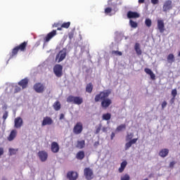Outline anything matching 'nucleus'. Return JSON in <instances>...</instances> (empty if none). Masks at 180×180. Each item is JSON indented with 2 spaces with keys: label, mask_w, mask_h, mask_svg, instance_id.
<instances>
[{
  "label": "nucleus",
  "mask_w": 180,
  "mask_h": 180,
  "mask_svg": "<svg viewBox=\"0 0 180 180\" xmlns=\"http://www.w3.org/2000/svg\"><path fill=\"white\" fill-rule=\"evenodd\" d=\"M138 140H139L138 138H135V139H131L129 141L133 145V144H136V143H137Z\"/></svg>",
  "instance_id": "43"
},
{
  "label": "nucleus",
  "mask_w": 180,
  "mask_h": 180,
  "mask_svg": "<svg viewBox=\"0 0 180 180\" xmlns=\"http://www.w3.org/2000/svg\"><path fill=\"white\" fill-rule=\"evenodd\" d=\"M168 154H169V150L167 148H163L159 152V155L160 157H162V158H165Z\"/></svg>",
  "instance_id": "20"
},
{
  "label": "nucleus",
  "mask_w": 180,
  "mask_h": 180,
  "mask_svg": "<svg viewBox=\"0 0 180 180\" xmlns=\"http://www.w3.org/2000/svg\"><path fill=\"white\" fill-rule=\"evenodd\" d=\"M98 146H99V141H96L94 143V147H98Z\"/></svg>",
  "instance_id": "54"
},
{
  "label": "nucleus",
  "mask_w": 180,
  "mask_h": 180,
  "mask_svg": "<svg viewBox=\"0 0 180 180\" xmlns=\"http://www.w3.org/2000/svg\"><path fill=\"white\" fill-rule=\"evenodd\" d=\"M126 167H127V161L124 160L122 162H121L120 167L118 169L120 174H122V172L124 171Z\"/></svg>",
  "instance_id": "25"
},
{
  "label": "nucleus",
  "mask_w": 180,
  "mask_h": 180,
  "mask_svg": "<svg viewBox=\"0 0 180 180\" xmlns=\"http://www.w3.org/2000/svg\"><path fill=\"white\" fill-rule=\"evenodd\" d=\"M26 47H27V41H24L20 45L15 46L12 49L11 53L10 55V58H13V57L18 56V53H19V51L25 53V51H26Z\"/></svg>",
  "instance_id": "2"
},
{
  "label": "nucleus",
  "mask_w": 180,
  "mask_h": 180,
  "mask_svg": "<svg viewBox=\"0 0 180 180\" xmlns=\"http://www.w3.org/2000/svg\"><path fill=\"white\" fill-rule=\"evenodd\" d=\"M134 134L133 133H129L127 134L126 141H129V140H131L133 139Z\"/></svg>",
  "instance_id": "34"
},
{
  "label": "nucleus",
  "mask_w": 180,
  "mask_h": 180,
  "mask_svg": "<svg viewBox=\"0 0 180 180\" xmlns=\"http://www.w3.org/2000/svg\"><path fill=\"white\" fill-rule=\"evenodd\" d=\"M144 71H145V72H146V74H148V75H150L153 72V71L150 70V69H149V68H145V69H144Z\"/></svg>",
  "instance_id": "41"
},
{
  "label": "nucleus",
  "mask_w": 180,
  "mask_h": 180,
  "mask_svg": "<svg viewBox=\"0 0 180 180\" xmlns=\"http://www.w3.org/2000/svg\"><path fill=\"white\" fill-rule=\"evenodd\" d=\"M84 175L86 180L94 179V171L89 167H86L84 169Z\"/></svg>",
  "instance_id": "5"
},
{
  "label": "nucleus",
  "mask_w": 180,
  "mask_h": 180,
  "mask_svg": "<svg viewBox=\"0 0 180 180\" xmlns=\"http://www.w3.org/2000/svg\"><path fill=\"white\" fill-rule=\"evenodd\" d=\"M101 130H102V124H100L98 127H96L95 134H99L101 132Z\"/></svg>",
  "instance_id": "35"
},
{
  "label": "nucleus",
  "mask_w": 180,
  "mask_h": 180,
  "mask_svg": "<svg viewBox=\"0 0 180 180\" xmlns=\"http://www.w3.org/2000/svg\"><path fill=\"white\" fill-rule=\"evenodd\" d=\"M167 101H163L162 103V109H165V108H167Z\"/></svg>",
  "instance_id": "45"
},
{
  "label": "nucleus",
  "mask_w": 180,
  "mask_h": 180,
  "mask_svg": "<svg viewBox=\"0 0 180 180\" xmlns=\"http://www.w3.org/2000/svg\"><path fill=\"white\" fill-rule=\"evenodd\" d=\"M115 132H112L111 136H110L111 140H113V139H115Z\"/></svg>",
  "instance_id": "51"
},
{
  "label": "nucleus",
  "mask_w": 180,
  "mask_h": 180,
  "mask_svg": "<svg viewBox=\"0 0 180 180\" xmlns=\"http://www.w3.org/2000/svg\"><path fill=\"white\" fill-rule=\"evenodd\" d=\"M111 117H112V115L109 112H107V113L103 115L102 120H110Z\"/></svg>",
  "instance_id": "28"
},
{
  "label": "nucleus",
  "mask_w": 180,
  "mask_h": 180,
  "mask_svg": "<svg viewBox=\"0 0 180 180\" xmlns=\"http://www.w3.org/2000/svg\"><path fill=\"white\" fill-rule=\"evenodd\" d=\"M94 89V85H92V83H89L86 84V92H88V94H91Z\"/></svg>",
  "instance_id": "27"
},
{
  "label": "nucleus",
  "mask_w": 180,
  "mask_h": 180,
  "mask_svg": "<svg viewBox=\"0 0 180 180\" xmlns=\"http://www.w3.org/2000/svg\"><path fill=\"white\" fill-rule=\"evenodd\" d=\"M66 101L69 103H74L75 105H82L84 103V98L81 96H69Z\"/></svg>",
  "instance_id": "3"
},
{
  "label": "nucleus",
  "mask_w": 180,
  "mask_h": 180,
  "mask_svg": "<svg viewBox=\"0 0 180 180\" xmlns=\"http://www.w3.org/2000/svg\"><path fill=\"white\" fill-rule=\"evenodd\" d=\"M9 155H15L18 151V149H14V148H9Z\"/></svg>",
  "instance_id": "29"
},
{
  "label": "nucleus",
  "mask_w": 180,
  "mask_h": 180,
  "mask_svg": "<svg viewBox=\"0 0 180 180\" xmlns=\"http://www.w3.org/2000/svg\"><path fill=\"white\" fill-rule=\"evenodd\" d=\"M4 155V148H0V157Z\"/></svg>",
  "instance_id": "50"
},
{
  "label": "nucleus",
  "mask_w": 180,
  "mask_h": 180,
  "mask_svg": "<svg viewBox=\"0 0 180 180\" xmlns=\"http://www.w3.org/2000/svg\"><path fill=\"white\" fill-rule=\"evenodd\" d=\"M102 130H103V131L104 132V133H106V131H107V130H108V128H106V127H103L102 128Z\"/></svg>",
  "instance_id": "53"
},
{
  "label": "nucleus",
  "mask_w": 180,
  "mask_h": 180,
  "mask_svg": "<svg viewBox=\"0 0 180 180\" xmlns=\"http://www.w3.org/2000/svg\"><path fill=\"white\" fill-rule=\"evenodd\" d=\"M146 2V0H139V4H144Z\"/></svg>",
  "instance_id": "55"
},
{
  "label": "nucleus",
  "mask_w": 180,
  "mask_h": 180,
  "mask_svg": "<svg viewBox=\"0 0 180 180\" xmlns=\"http://www.w3.org/2000/svg\"><path fill=\"white\" fill-rule=\"evenodd\" d=\"M124 129H126V124H122L116 128V131H122Z\"/></svg>",
  "instance_id": "30"
},
{
  "label": "nucleus",
  "mask_w": 180,
  "mask_h": 180,
  "mask_svg": "<svg viewBox=\"0 0 180 180\" xmlns=\"http://www.w3.org/2000/svg\"><path fill=\"white\" fill-rule=\"evenodd\" d=\"M179 146H180V142H179Z\"/></svg>",
  "instance_id": "59"
},
{
  "label": "nucleus",
  "mask_w": 180,
  "mask_h": 180,
  "mask_svg": "<svg viewBox=\"0 0 180 180\" xmlns=\"http://www.w3.org/2000/svg\"><path fill=\"white\" fill-rule=\"evenodd\" d=\"M64 117H65L64 114H60L59 119H60V120H63V119H64Z\"/></svg>",
  "instance_id": "52"
},
{
  "label": "nucleus",
  "mask_w": 180,
  "mask_h": 180,
  "mask_svg": "<svg viewBox=\"0 0 180 180\" xmlns=\"http://www.w3.org/2000/svg\"><path fill=\"white\" fill-rule=\"evenodd\" d=\"M171 9H172V1L171 0H167L163 5V12H167V11Z\"/></svg>",
  "instance_id": "16"
},
{
  "label": "nucleus",
  "mask_w": 180,
  "mask_h": 180,
  "mask_svg": "<svg viewBox=\"0 0 180 180\" xmlns=\"http://www.w3.org/2000/svg\"><path fill=\"white\" fill-rule=\"evenodd\" d=\"M76 158L77 160H80V161H82V160H84V158H85V152L84 150H79V152H77V153L76 154Z\"/></svg>",
  "instance_id": "22"
},
{
  "label": "nucleus",
  "mask_w": 180,
  "mask_h": 180,
  "mask_svg": "<svg viewBox=\"0 0 180 180\" xmlns=\"http://www.w3.org/2000/svg\"><path fill=\"white\" fill-rule=\"evenodd\" d=\"M3 119L4 120H6L8 119V111H6L3 115Z\"/></svg>",
  "instance_id": "46"
},
{
  "label": "nucleus",
  "mask_w": 180,
  "mask_h": 180,
  "mask_svg": "<svg viewBox=\"0 0 180 180\" xmlns=\"http://www.w3.org/2000/svg\"><path fill=\"white\" fill-rule=\"evenodd\" d=\"M175 164H176V162H175L174 161H172L169 163V168H174V165H175Z\"/></svg>",
  "instance_id": "47"
},
{
  "label": "nucleus",
  "mask_w": 180,
  "mask_h": 180,
  "mask_svg": "<svg viewBox=\"0 0 180 180\" xmlns=\"http://www.w3.org/2000/svg\"><path fill=\"white\" fill-rule=\"evenodd\" d=\"M70 26H71L70 22H63L61 25V27H63V29H68V27H70Z\"/></svg>",
  "instance_id": "31"
},
{
  "label": "nucleus",
  "mask_w": 180,
  "mask_h": 180,
  "mask_svg": "<svg viewBox=\"0 0 180 180\" xmlns=\"http://www.w3.org/2000/svg\"><path fill=\"white\" fill-rule=\"evenodd\" d=\"M112 94L110 90H104L96 95L94 98L95 102H100L101 101V108L103 109H108L110 105H112V100L109 98V95Z\"/></svg>",
  "instance_id": "1"
},
{
  "label": "nucleus",
  "mask_w": 180,
  "mask_h": 180,
  "mask_svg": "<svg viewBox=\"0 0 180 180\" xmlns=\"http://www.w3.org/2000/svg\"><path fill=\"white\" fill-rule=\"evenodd\" d=\"M112 12V8H106L105 9V13H110Z\"/></svg>",
  "instance_id": "44"
},
{
  "label": "nucleus",
  "mask_w": 180,
  "mask_h": 180,
  "mask_svg": "<svg viewBox=\"0 0 180 180\" xmlns=\"http://www.w3.org/2000/svg\"><path fill=\"white\" fill-rule=\"evenodd\" d=\"M65 57H67V49H63V50L60 51L56 55V61H57V63H61V61L65 59Z\"/></svg>",
  "instance_id": "4"
},
{
  "label": "nucleus",
  "mask_w": 180,
  "mask_h": 180,
  "mask_svg": "<svg viewBox=\"0 0 180 180\" xmlns=\"http://www.w3.org/2000/svg\"><path fill=\"white\" fill-rule=\"evenodd\" d=\"M129 25L131 27H133L134 29H136V27L138 26L137 22H134L133 20H129Z\"/></svg>",
  "instance_id": "33"
},
{
  "label": "nucleus",
  "mask_w": 180,
  "mask_h": 180,
  "mask_svg": "<svg viewBox=\"0 0 180 180\" xmlns=\"http://www.w3.org/2000/svg\"><path fill=\"white\" fill-rule=\"evenodd\" d=\"M67 178L69 180H77L78 179V172H68L67 174Z\"/></svg>",
  "instance_id": "15"
},
{
  "label": "nucleus",
  "mask_w": 180,
  "mask_h": 180,
  "mask_svg": "<svg viewBox=\"0 0 180 180\" xmlns=\"http://www.w3.org/2000/svg\"><path fill=\"white\" fill-rule=\"evenodd\" d=\"M2 180H8L6 178H3Z\"/></svg>",
  "instance_id": "58"
},
{
  "label": "nucleus",
  "mask_w": 180,
  "mask_h": 180,
  "mask_svg": "<svg viewBox=\"0 0 180 180\" xmlns=\"http://www.w3.org/2000/svg\"><path fill=\"white\" fill-rule=\"evenodd\" d=\"M121 180H130V175L125 174L121 176Z\"/></svg>",
  "instance_id": "36"
},
{
  "label": "nucleus",
  "mask_w": 180,
  "mask_h": 180,
  "mask_svg": "<svg viewBox=\"0 0 180 180\" xmlns=\"http://www.w3.org/2000/svg\"><path fill=\"white\" fill-rule=\"evenodd\" d=\"M23 126V120L20 117H18L14 120L15 129H20Z\"/></svg>",
  "instance_id": "12"
},
{
  "label": "nucleus",
  "mask_w": 180,
  "mask_h": 180,
  "mask_svg": "<svg viewBox=\"0 0 180 180\" xmlns=\"http://www.w3.org/2000/svg\"><path fill=\"white\" fill-rule=\"evenodd\" d=\"M178 92L176 91V89H174L172 91V96H173V100L175 99L176 95H177Z\"/></svg>",
  "instance_id": "37"
},
{
  "label": "nucleus",
  "mask_w": 180,
  "mask_h": 180,
  "mask_svg": "<svg viewBox=\"0 0 180 180\" xmlns=\"http://www.w3.org/2000/svg\"><path fill=\"white\" fill-rule=\"evenodd\" d=\"M167 60L169 64H172V63H175V56L174 55V53H169L167 56Z\"/></svg>",
  "instance_id": "24"
},
{
  "label": "nucleus",
  "mask_w": 180,
  "mask_h": 180,
  "mask_svg": "<svg viewBox=\"0 0 180 180\" xmlns=\"http://www.w3.org/2000/svg\"><path fill=\"white\" fill-rule=\"evenodd\" d=\"M82 130H84L82 122H77L73 128V133L75 134H81V133H82Z\"/></svg>",
  "instance_id": "8"
},
{
  "label": "nucleus",
  "mask_w": 180,
  "mask_h": 180,
  "mask_svg": "<svg viewBox=\"0 0 180 180\" xmlns=\"http://www.w3.org/2000/svg\"><path fill=\"white\" fill-rule=\"evenodd\" d=\"M149 75L151 79H155V75L154 74V72H152Z\"/></svg>",
  "instance_id": "48"
},
{
  "label": "nucleus",
  "mask_w": 180,
  "mask_h": 180,
  "mask_svg": "<svg viewBox=\"0 0 180 180\" xmlns=\"http://www.w3.org/2000/svg\"><path fill=\"white\" fill-rule=\"evenodd\" d=\"M18 84L21 86L22 89H26L27 88V85H29V78L25 77L21 79Z\"/></svg>",
  "instance_id": "14"
},
{
  "label": "nucleus",
  "mask_w": 180,
  "mask_h": 180,
  "mask_svg": "<svg viewBox=\"0 0 180 180\" xmlns=\"http://www.w3.org/2000/svg\"><path fill=\"white\" fill-rule=\"evenodd\" d=\"M53 72L58 78H60V77H63V65L60 64H56L53 67Z\"/></svg>",
  "instance_id": "7"
},
{
  "label": "nucleus",
  "mask_w": 180,
  "mask_h": 180,
  "mask_svg": "<svg viewBox=\"0 0 180 180\" xmlns=\"http://www.w3.org/2000/svg\"><path fill=\"white\" fill-rule=\"evenodd\" d=\"M33 89L37 94H43L46 89V86H44V84L38 82L34 84Z\"/></svg>",
  "instance_id": "6"
},
{
  "label": "nucleus",
  "mask_w": 180,
  "mask_h": 180,
  "mask_svg": "<svg viewBox=\"0 0 180 180\" xmlns=\"http://www.w3.org/2000/svg\"><path fill=\"white\" fill-rule=\"evenodd\" d=\"M20 91H22V89L20 86H15L14 94H18V92H20Z\"/></svg>",
  "instance_id": "38"
},
{
  "label": "nucleus",
  "mask_w": 180,
  "mask_h": 180,
  "mask_svg": "<svg viewBox=\"0 0 180 180\" xmlns=\"http://www.w3.org/2000/svg\"><path fill=\"white\" fill-rule=\"evenodd\" d=\"M55 27H58V24H54Z\"/></svg>",
  "instance_id": "57"
},
{
  "label": "nucleus",
  "mask_w": 180,
  "mask_h": 180,
  "mask_svg": "<svg viewBox=\"0 0 180 180\" xmlns=\"http://www.w3.org/2000/svg\"><path fill=\"white\" fill-rule=\"evenodd\" d=\"M54 123V121H53V119L51 117L46 116L44 117L42 122H41V126H51Z\"/></svg>",
  "instance_id": "11"
},
{
  "label": "nucleus",
  "mask_w": 180,
  "mask_h": 180,
  "mask_svg": "<svg viewBox=\"0 0 180 180\" xmlns=\"http://www.w3.org/2000/svg\"><path fill=\"white\" fill-rule=\"evenodd\" d=\"M85 148V140L77 141L76 144V148H79V150H82V148Z\"/></svg>",
  "instance_id": "21"
},
{
  "label": "nucleus",
  "mask_w": 180,
  "mask_h": 180,
  "mask_svg": "<svg viewBox=\"0 0 180 180\" xmlns=\"http://www.w3.org/2000/svg\"><path fill=\"white\" fill-rule=\"evenodd\" d=\"M150 2L153 5H158L160 0H150Z\"/></svg>",
  "instance_id": "42"
},
{
  "label": "nucleus",
  "mask_w": 180,
  "mask_h": 180,
  "mask_svg": "<svg viewBox=\"0 0 180 180\" xmlns=\"http://www.w3.org/2000/svg\"><path fill=\"white\" fill-rule=\"evenodd\" d=\"M51 151H52L54 154H57L60 151V145L58 143L53 141L51 144Z\"/></svg>",
  "instance_id": "13"
},
{
  "label": "nucleus",
  "mask_w": 180,
  "mask_h": 180,
  "mask_svg": "<svg viewBox=\"0 0 180 180\" xmlns=\"http://www.w3.org/2000/svg\"><path fill=\"white\" fill-rule=\"evenodd\" d=\"M112 54H115L116 56H122V52H120L119 51H112Z\"/></svg>",
  "instance_id": "40"
},
{
  "label": "nucleus",
  "mask_w": 180,
  "mask_h": 180,
  "mask_svg": "<svg viewBox=\"0 0 180 180\" xmlns=\"http://www.w3.org/2000/svg\"><path fill=\"white\" fill-rule=\"evenodd\" d=\"M158 29L160 33H164V32H165V25L164 24V20H158Z\"/></svg>",
  "instance_id": "17"
},
{
  "label": "nucleus",
  "mask_w": 180,
  "mask_h": 180,
  "mask_svg": "<svg viewBox=\"0 0 180 180\" xmlns=\"http://www.w3.org/2000/svg\"><path fill=\"white\" fill-rule=\"evenodd\" d=\"M38 157L41 162H45L49 158V153L46 150H40L38 152Z\"/></svg>",
  "instance_id": "9"
},
{
  "label": "nucleus",
  "mask_w": 180,
  "mask_h": 180,
  "mask_svg": "<svg viewBox=\"0 0 180 180\" xmlns=\"http://www.w3.org/2000/svg\"><path fill=\"white\" fill-rule=\"evenodd\" d=\"M152 22L150 18H146L145 20V25L146 26H147V27H151V25H152Z\"/></svg>",
  "instance_id": "32"
},
{
  "label": "nucleus",
  "mask_w": 180,
  "mask_h": 180,
  "mask_svg": "<svg viewBox=\"0 0 180 180\" xmlns=\"http://www.w3.org/2000/svg\"><path fill=\"white\" fill-rule=\"evenodd\" d=\"M53 108L55 110H56V112H58V110H60V109H61V103H60V101H56L53 105Z\"/></svg>",
  "instance_id": "26"
},
{
  "label": "nucleus",
  "mask_w": 180,
  "mask_h": 180,
  "mask_svg": "<svg viewBox=\"0 0 180 180\" xmlns=\"http://www.w3.org/2000/svg\"><path fill=\"white\" fill-rule=\"evenodd\" d=\"M127 16L128 19H137L138 18H140V14L137 12L128 11Z\"/></svg>",
  "instance_id": "19"
},
{
  "label": "nucleus",
  "mask_w": 180,
  "mask_h": 180,
  "mask_svg": "<svg viewBox=\"0 0 180 180\" xmlns=\"http://www.w3.org/2000/svg\"><path fill=\"white\" fill-rule=\"evenodd\" d=\"M18 136V131L16 129L11 130L9 136L7 137L8 141H13Z\"/></svg>",
  "instance_id": "18"
},
{
  "label": "nucleus",
  "mask_w": 180,
  "mask_h": 180,
  "mask_svg": "<svg viewBox=\"0 0 180 180\" xmlns=\"http://www.w3.org/2000/svg\"><path fill=\"white\" fill-rule=\"evenodd\" d=\"M57 36V30H53L51 32L48 33L46 36L44 38V43H49L53 37Z\"/></svg>",
  "instance_id": "10"
},
{
  "label": "nucleus",
  "mask_w": 180,
  "mask_h": 180,
  "mask_svg": "<svg viewBox=\"0 0 180 180\" xmlns=\"http://www.w3.org/2000/svg\"><path fill=\"white\" fill-rule=\"evenodd\" d=\"M57 30H63V27H58Z\"/></svg>",
  "instance_id": "56"
},
{
  "label": "nucleus",
  "mask_w": 180,
  "mask_h": 180,
  "mask_svg": "<svg viewBox=\"0 0 180 180\" xmlns=\"http://www.w3.org/2000/svg\"><path fill=\"white\" fill-rule=\"evenodd\" d=\"M134 50L137 56H141V54H143V51H141V48H140V44L139 43L135 44Z\"/></svg>",
  "instance_id": "23"
},
{
  "label": "nucleus",
  "mask_w": 180,
  "mask_h": 180,
  "mask_svg": "<svg viewBox=\"0 0 180 180\" xmlns=\"http://www.w3.org/2000/svg\"><path fill=\"white\" fill-rule=\"evenodd\" d=\"M72 37H74V33L70 32V33L69 34V39L71 40V39H72Z\"/></svg>",
  "instance_id": "49"
},
{
  "label": "nucleus",
  "mask_w": 180,
  "mask_h": 180,
  "mask_svg": "<svg viewBox=\"0 0 180 180\" xmlns=\"http://www.w3.org/2000/svg\"><path fill=\"white\" fill-rule=\"evenodd\" d=\"M131 146H133V145L131 144V141L127 142V143L125 144V150H129V148H130V147H131Z\"/></svg>",
  "instance_id": "39"
}]
</instances>
